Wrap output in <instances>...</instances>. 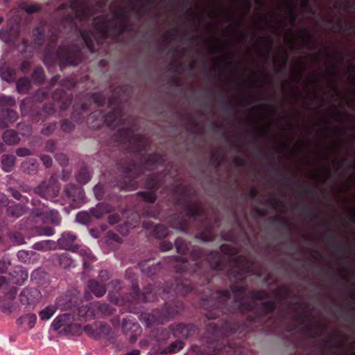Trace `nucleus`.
Wrapping results in <instances>:
<instances>
[{
    "instance_id": "nucleus-1",
    "label": "nucleus",
    "mask_w": 355,
    "mask_h": 355,
    "mask_svg": "<svg viewBox=\"0 0 355 355\" xmlns=\"http://www.w3.org/2000/svg\"><path fill=\"white\" fill-rule=\"evenodd\" d=\"M216 296L218 302L216 307L206 313L209 320L216 319L220 312L252 311L256 301L267 297V293L265 291H259L247 293L245 286L233 285L230 290L218 291Z\"/></svg>"
},
{
    "instance_id": "nucleus-2",
    "label": "nucleus",
    "mask_w": 355,
    "mask_h": 355,
    "mask_svg": "<svg viewBox=\"0 0 355 355\" xmlns=\"http://www.w3.org/2000/svg\"><path fill=\"white\" fill-rule=\"evenodd\" d=\"M220 251L229 255L228 264L232 267L229 275L237 280L244 279L248 275H260L255 269V264L245 257H233L235 249L229 244H223L220 246Z\"/></svg>"
},
{
    "instance_id": "nucleus-3",
    "label": "nucleus",
    "mask_w": 355,
    "mask_h": 355,
    "mask_svg": "<svg viewBox=\"0 0 355 355\" xmlns=\"http://www.w3.org/2000/svg\"><path fill=\"white\" fill-rule=\"evenodd\" d=\"M127 21V12L125 8H119L114 12L113 21H110L106 16L97 17L94 19V28L103 38H105L110 29L114 25L117 35H121L125 30Z\"/></svg>"
},
{
    "instance_id": "nucleus-4",
    "label": "nucleus",
    "mask_w": 355,
    "mask_h": 355,
    "mask_svg": "<svg viewBox=\"0 0 355 355\" xmlns=\"http://www.w3.org/2000/svg\"><path fill=\"white\" fill-rule=\"evenodd\" d=\"M69 7L73 14H69L64 17L62 23L65 26L68 24L71 28L76 26L75 18L86 19L92 15V10L90 8L89 2L87 0H71L69 5L62 3L60 10Z\"/></svg>"
},
{
    "instance_id": "nucleus-5",
    "label": "nucleus",
    "mask_w": 355,
    "mask_h": 355,
    "mask_svg": "<svg viewBox=\"0 0 355 355\" xmlns=\"http://www.w3.org/2000/svg\"><path fill=\"white\" fill-rule=\"evenodd\" d=\"M73 321L74 318L72 314L69 313L60 314L53 320L51 327L55 331L62 329L64 334H72L80 329V325L75 324Z\"/></svg>"
},
{
    "instance_id": "nucleus-6",
    "label": "nucleus",
    "mask_w": 355,
    "mask_h": 355,
    "mask_svg": "<svg viewBox=\"0 0 355 355\" xmlns=\"http://www.w3.org/2000/svg\"><path fill=\"white\" fill-rule=\"evenodd\" d=\"M60 191L59 182L53 177L49 178L48 181L42 182L34 190L42 198L49 200H53L58 196Z\"/></svg>"
},
{
    "instance_id": "nucleus-7",
    "label": "nucleus",
    "mask_w": 355,
    "mask_h": 355,
    "mask_svg": "<svg viewBox=\"0 0 355 355\" xmlns=\"http://www.w3.org/2000/svg\"><path fill=\"white\" fill-rule=\"evenodd\" d=\"M42 297V295L40 290L28 286L24 288L19 295L21 303L29 310L33 309L41 301Z\"/></svg>"
},
{
    "instance_id": "nucleus-8",
    "label": "nucleus",
    "mask_w": 355,
    "mask_h": 355,
    "mask_svg": "<svg viewBox=\"0 0 355 355\" xmlns=\"http://www.w3.org/2000/svg\"><path fill=\"white\" fill-rule=\"evenodd\" d=\"M57 57L62 65H78L82 60L81 53L78 49H72L69 47L60 48Z\"/></svg>"
},
{
    "instance_id": "nucleus-9",
    "label": "nucleus",
    "mask_w": 355,
    "mask_h": 355,
    "mask_svg": "<svg viewBox=\"0 0 355 355\" xmlns=\"http://www.w3.org/2000/svg\"><path fill=\"white\" fill-rule=\"evenodd\" d=\"M84 331L89 336L96 339L106 336L110 332V327L102 322H95L84 327Z\"/></svg>"
},
{
    "instance_id": "nucleus-10",
    "label": "nucleus",
    "mask_w": 355,
    "mask_h": 355,
    "mask_svg": "<svg viewBox=\"0 0 355 355\" xmlns=\"http://www.w3.org/2000/svg\"><path fill=\"white\" fill-rule=\"evenodd\" d=\"M146 186L150 191H139L137 195L141 196L147 202H154L156 200V195L152 189L159 187V177L153 175L148 178Z\"/></svg>"
},
{
    "instance_id": "nucleus-11",
    "label": "nucleus",
    "mask_w": 355,
    "mask_h": 355,
    "mask_svg": "<svg viewBox=\"0 0 355 355\" xmlns=\"http://www.w3.org/2000/svg\"><path fill=\"white\" fill-rule=\"evenodd\" d=\"M76 239L77 236L73 233L70 232H64L58 240L56 245L60 249L77 252L78 246L74 243Z\"/></svg>"
},
{
    "instance_id": "nucleus-12",
    "label": "nucleus",
    "mask_w": 355,
    "mask_h": 355,
    "mask_svg": "<svg viewBox=\"0 0 355 355\" xmlns=\"http://www.w3.org/2000/svg\"><path fill=\"white\" fill-rule=\"evenodd\" d=\"M64 195L71 201L78 203L84 202L85 191L81 187L68 184L64 189Z\"/></svg>"
},
{
    "instance_id": "nucleus-13",
    "label": "nucleus",
    "mask_w": 355,
    "mask_h": 355,
    "mask_svg": "<svg viewBox=\"0 0 355 355\" xmlns=\"http://www.w3.org/2000/svg\"><path fill=\"white\" fill-rule=\"evenodd\" d=\"M124 173L125 178L129 180V183L125 184L123 188L127 190H135L137 186L133 180L137 178L141 173V168L139 166L133 164L130 167H127L124 169Z\"/></svg>"
},
{
    "instance_id": "nucleus-14",
    "label": "nucleus",
    "mask_w": 355,
    "mask_h": 355,
    "mask_svg": "<svg viewBox=\"0 0 355 355\" xmlns=\"http://www.w3.org/2000/svg\"><path fill=\"white\" fill-rule=\"evenodd\" d=\"M10 281L12 284L21 286L25 284L28 277V271L21 266H17L9 273Z\"/></svg>"
},
{
    "instance_id": "nucleus-15",
    "label": "nucleus",
    "mask_w": 355,
    "mask_h": 355,
    "mask_svg": "<svg viewBox=\"0 0 355 355\" xmlns=\"http://www.w3.org/2000/svg\"><path fill=\"white\" fill-rule=\"evenodd\" d=\"M207 261L210 266L216 270H225L227 263L225 259L222 257L218 252H211L207 256Z\"/></svg>"
},
{
    "instance_id": "nucleus-16",
    "label": "nucleus",
    "mask_w": 355,
    "mask_h": 355,
    "mask_svg": "<svg viewBox=\"0 0 355 355\" xmlns=\"http://www.w3.org/2000/svg\"><path fill=\"white\" fill-rule=\"evenodd\" d=\"M123 114L120 108L114 110L105 116V122L112 128H116L120 126L123 120Z\"/></svg>"
},
{
    "instance_id": "nucleus-17",
    "label": "nucleus",
    "mask_w": 355,
    "mask_h": 355,
    "mask_svg": "<svg viewBox=\"0 0 355 355\" xmlns=\"http://www.w3.org/2000/svg\"><path fill=\"white\" fill-rule=\"evenodd\" d=\"M94 318L102 315H111L114 309L107 304L101 302H92Z\"/></svg>"
},
{
    "instance_id": "nucleus-18",
    "label": "nucleus",
    "mask_w": 355,
    "mask_h": 355,
    "mask_svg": "<svg viewBox=\"0 0 355 355\" xmlns=\"http://www.w3.org/2000/svg\"><path fill=\"white\" fill-rule=\"evenodd\" d=\"M88 288L89 291L96 297H101L103 296L107 291L106 286L104 283H100L96 279H89L88 281Z\"/></svg>"
},
{
    "instance_id": "nucleus-19",
    "label": "nucleus",
    "mask_w": 355,
    "mask_h": 355,
    "mask_svg": "<svg viewBox=\"0 0 355 355\" xmlns=\"http://www.w3.org/2000/svg\"><path fill=\"white\" fill-rule=\"evenodd\" d=\"M130 130H128L126 137L130 138V143L136 146L137 151L141 152L142 150H145L147 144L146 138L141 135H133L132 133H130Z\"/></svg>"
},
{
    "instance_id": "nucleus-20",
    "label": "nucleus",
    "mask_w": 355,
    "mask_h": 355,
    "mask_svg": "<svg viewBox=\"0 0 355 355\" xmlns=\"http://www.w3.org/2000/svg\"><path fill=\"white\" fill-rule=\"evenodd\" d=\"M158 311H155L153 314L143 313L141 315V321L144 322L146 327L163 322L164 318L158 315Z\"/></svg>"
},
{
    "instance_id": "nucleus-21",
    "label": "nucleus",
    "mask_w": 355,
    "mask_h": 355,
    "mask_svg": "<svg viewBox=\"0 0 355 355\" xmlns=\"http://www.w3.org/2000/svg\"><path fill=\"white\" fill-rule=\"evenodd\" d=\"M111 211V207L109 204L105 202L98 203L96 207L89 209V213L96 218H102L105 214Z\"/></svg>"
},
{
    "instance_id": "nucleus-22",
    "label": "nucleus",
    "mask_w": 355,
    "mask_h": 355,
    "mask_svg": "<svg viewBox=\"0 0 355 355\" xmlns=\"http://www.w3.org/2000/svg\"><path fill=\"white\" fill-rule=\"evenodd\" d=\"M27 210L28 207L26 205L18 203L8 207L6 214L9 217L17 218L23 216Z\"/></svg>"
},
{
    "instance_id": "nucleus-23",
    "label": "nucleus",
    "mask_w": 355,
    "mask_h": 355,
    "mask_svg": "<svg viewBox=\"0 0 355 355\" xmlns=\"http://www.w3.org/2000/svg\"><path fill=\"white\" fill-rule=\"evenodd\" d=\"M62 217L58 211L52 209L45 212L44 215L43 223H51L55 226L61 223Z\"/></svg>"
},
{
    "instance_id": "nucleus-24",
    "label": "nucleus",
    "mask_w": 355,
    "mask_h": 355,
    "mask_svg": "<svg viewBox=\"0 0 355 355\" xmlns=\"http://www.w3.org/2000/svg\"><path fill=\"white\" fill-rule=\"evenodd\" d=\"M186 212L189 216H200L204 214L202 207L198 202H189L187 203Z\"/></svg>"
},
{
    "instance_id": "nucleus-25",
    "label": "nucleus",
    "mask_w": 355,
    "mask_h": 355,
    "mask_svg": "<svg viewBox=\"0 0 355 355\" xmlns=\"http://www.w3.org/2000/svg\"><path fill=\"white\" fill-rule=\"evenodd\" d=\"M38 163L35 159H29L28 160L24 161L21 163V170L29 175H33L37 173L38 171Z\"/></svg>"
},
{
    "instance_id": "nucleus-26",
    "label": "nucleus",
    "mask_w": 355,
    "mask_h": 355,
    "mask_svg": "<svg viewBox=\"0 0 355 355\" xmlns=\"http://www.w3.org/2000/svg\"><path fill=\"white\" fill-rule=\"evenodd\" d=\"M2 165V169L6 172L12 171L15 164V157L12 155H3L1 157V161Z\"/></svg>"
},
{
    "instance_id": "nucleus-27",
    "label": "nucleus",
    "mask_w": 355,
    "mask_h": 355,
    "mask_svg": "<svg viewBox=\"0 0 355 355\" xmlns=\"http://www.w3.org/2000/svg\"><path fill=\"white\" fill-rule=\"evenodd\" d=\"M37 316L35 313H28L21 316L17 320L19 325L27 324L29 329H33L36 323Z\"/></svg>"
},
{
    "instance_id": "nucleus-28",
    "label": "nucleus",
    "mask_w": 355,
    "mask_h": 355,
    "mask_svg": "<svg viewBox=\"0 0 355 355\" xmlns=\"http://www.w3.org/2000/svg\"><path fill=\"white\" fill-rule=\"evenodd\" d=\"M3 141L8 145H15L18 144L19 137L17 133L12 130H6L2 136Z\"/></svg>"
},
{
    "instance_id": "nucleus-29",
    "label": "nucleus",
    "mask_w": 355,
    "mask_h": 355,
    "mask_svg": "<svg viewBox=\"0 0 355 355\" xmlns=\"http://www.w3.org/2000/svg\"><path fill=\"white\" fill-rule=\"evenodd\" d=\"M170 262H175L177 264L175 266V269L178 272H182L189 271L187 268V259L182 257L174 256L169 258Z\"/></svg>"
},
{
    "instance_id": "nucleus-30",
    "label": "nucleus",
    "mask_w": 355,
    "mask_h": 355,
    "mask_svg": "<svg viewBox=\"0 0 355 355\" xmlns=\"http://www.w3.org/2000/svg\"><path fill=\"white\" fill-rule=\"evenodd\" d=\"M78 315L85 319H94L92 302L77 309Z\"/></svg>"
},
{
    "instance_id": "nucleus-31",
    "label": "nucleus",
    "mask_w": 355,
    "mask_h": 355,
    "mask_svg": "<svg viewBox=\"0 0 355 355\" xmlns=\"http://www.w3.org/2000/svg\"><path fill=\"white\" fill-rule=\"evenodd\" d=\"M58 96H60V102L61 103L60 105V109L62 110H67L71 103V101H72L71 96L66 94L64 92H63L62 90H60V92L54 94L53 98L55 99H56Z\"/></svg>"
},
{
    "instance_id": "nucleus-32",
    "label": "nucleus",
    "mask_w": 355,
    "mask_h": 355,
    "mask_svg": "<svg viewBox=\"0 0 355 355\" xmlns=\"http://www.w3.org/2000/svg\"><path fill=\"white\" fill-rule=\"evenodd\" d=\"M31 87V80L27 77L21 78L17 81V90L20 94L28 93Z\"/></svg>"
},
{
    "instance_id": "nucleus-33",
    "label": "nucleus",
    "mask_w": 355,
    "mask_h": 355,
    "mask_svg": "<svg viewBox=\"0 0 355 355\" xmlns=\"http://www.w3.org/2000/svg\"><path fill=\"white\" fill-rule=\"evenodd\" d=\"M81 37L85 42V44L89 49L91 52L94 51V44L92 38L98 42V41L96 39L94 31H89V33H86L85 31H80Z\"/></svg>"
},
{
    "instance_id": "nucleus-34",
    "label": "nucleus",
    "mask_w": 355,
    "mask_h": 355,
    "mask_svg": "<svg viewBox=\"0 0 355 355\" xmlns=\"http://www.w3.org/2000/svg\"><path fill=\"white\" fill-rule=\"evenodd\" d=\"M33 248L37 250H48L56 249V244L51 240H46L35 243Z\"/></svg>"
},
{
    "instance_id": "nucleus-35",
    "label": "nucleus",
    "mask_w": 355,
    "mask_h": 355,
    "mask_svg": "<svg viewBox=\"0 0 355 355\" xmlns=\"http://www.w3.org/2000/svg\"><path fill=\"white\" fill-rule=\"evenodd\" d=\"M37 255V253L32 250H19L17 254V257L19 261L24 263H30L31 258L35 257Z\"/></svg>"
},
{
    "instance_id": "nucleus-36",
    "label": "nucleus",
    "mask_w": 355,
    "mask_h": 355,
    "mask_svg": "<svg viewBox=\"0 0 355 355\" xmlns=\"http://www.w3.org/2000/svg\"><path fill=\"white\" fill-rule=\"evenodd\" d=\"M57 308L54 305H49L44 309L41 310L39 313V315L42 320H49L53 315L55 313Z\"/></svg>"
},
{
    "instance_id": "nucleus-37",
    "label": "nucleus",
    "mask_w": 355,
    "mask_h": 355,
    "mask_svg": "<svg viewBox=\"0 0 355 355\" xmlns=\"http://www.w3.org/2000/svg\"><path fill=\"white\" fill-rule=\"evenodd\" d=\"M92 177L90 171L87 168H81L76 175V180L81 184L87 183Z\"/></svg>"
},
{
    "instance_id": "nucleus-38",
    "label": "nucleus",
    "mask_w": 355,
    "mask_h": 355,
    "mask_svg": "<svg viewBox=\"0 0 355 355\" xmlns=\"http://www.w3.org/2000/svg\"><path fill=\"white\" fill-rule=\"evenodd\" d=\"M153 286H148L144 290L143 293H137V297L135 300L141 302H146L150 301V294L153 293Z\"/></svg>"
},
{
    "instance_id": "nucleus-39",
    "label": "nucleus",
    "mask_w": 355,
    "mask_h": 355,
    "mask_svg": "<svg viewBox=\"0 0 355 355\" xmlns=\"http://www.w3.org/2000/svg\"><path fill=\"white\" fill-rule=\"evenodd\" d=\"M153 233L155 237L163 239L168 234V230L164 225L159 224L154 227Z\"/></svg>"
},
{
    "instance_id": "nucleus-40",
    "label": "nucleus",
    "mask_w": 355,
    "mask_h": 355,
    "mask_svg": "<svg viewBox=\"0 0 355 355\" xmlns=\"http://www.w3.org/2000/svg\"><path fill=\"white\" fill-rule=\"evenodd\" d=\"M278 107L276 105L271 103H260L252 108V111L256 110L263 111H273L274 113H277L278 111Z\"/></svg>"
},
{
    "instance_id": "nucleus-41",
    "label": "nucleus",
    "mask_w": 355,
    "mask_h": 355,
    "mask_svg": "<svg viewBox=\"0 0 355 355\" xmlns=\"http://www.w3.org/2000/svg\"><path fill=\"white\" fill-rule=\"evenodd\" d=\"M163 157L159 154L150 155L146 160V166L149 167H153L157 164H162Z\"/></svg>"
},
{
    "instance_id": "nucleus-42",
    "label": "nucleus",
    "mask_w": 355,
    "mask_h": 355,
    "mask_svg": "<svg viewBox=\"0 0 355 355\" xmlns=\"http://www.w3.org/2000/svg\"><path fill=\"white\" fill-rule=\"evenodd\" d=\"M176 250L179 254H185L189 251L187 243L181 238H178L175 242Z\"/></svg>"
},
{
    "instance_id": "nucleus-43",
    "label": "nucleus",
    "mask_w": 355,
    "mask_h": 355,
    "mask_svg": "<svg viewBox=\"0 0 355 355\" xmlns=\"http://www.w3.org/2000/svg\"><path fill=\"white\" fill-rule=\"evenodd\" d=\"M76 220L82 225H88L91 221L89 214L86 211L78 212L76 214Z\"/></svg>"
},
{
    "instance_id": "nucleus-44",
    "label": "nucleus",
    "mask_w": 355,
    "mask_h": 355,
    "mask_svg": "<svg viewBox=\"0 0 355 355\" xmlns=\"http://www.w3.org/2000/svg\"><path fill=\"white\" fill-rule=\"evenodd\" d=\"M32 78L34 81L37 82V83L40 84L43 83L45 79V76L42 68H35L33 72Z\"/></svg>"
},
{
    "instance_id": "nucleus-45",
    "label": "nucleus",
    "mask_w": 355,
    "mask_h": 355,
    "mask_svg": "<svg viewBox=\"0 0 355 355\" xmlns=\"http://www.w3.org/2000/svg\"><path fill=\"white\" fill-rule=\"evenodd\" d=\"M15 103L16 101L14 97L6 95L0 96V107L13 106Z\"/></svg>"
},
{
    "instance_id": "nucleus-46",
    "label": "nucleus",
    "mask_w": 355,
    "mask_h": 355,
    "mask_svg": "<svg viewBox=\"0 0 355 355\" xmlns=\"http://www.w3.org/2000/svg\"><path fill=\"white\" fill-rule=\"evenodd\" d=\"M8 191L15 199L17 200H21L24 203L28 202V197L22 196L21 193L15 189L10 187L8 188Z\"/></svg>"
},
{
    "instance_id": "nucleus-47",
    "label": "nucleus",
    "mask_w": 355,
    "mask_h": 355,
    "mask_svg": "<svg viewBox=\"0 0 355 355\" xmlns=\"http://www.w3.org/2000/svg\"><path fill=\"white\" fill-rule=\"evenodd\" d=\"M184 347V343L180 340H176L171 343L168 347L169 353H176L180 351Z\"/></svg>"
},
{
    "instance_id": "nucleus-48",
    "label": "nucleus",
    "mask_w": 355,
    "mask_h": 355,
    "mask_svg": "<svg viewBox=\"0 0 355 355\" xmlns=\"http://www.w3.org/2000/svg\"><path fill=\"white\" fill-rule=\"evenodd\" d=\"M262 311L263 313H268L275 309V303L273 301H266L261 303Z\"/></svg>"
},
{
    "instance_id": "nucleus-49",
    "label": "nucleus",
    "mask_w": 355,
    "mask_h": 355,
    "mask_svg": "<svg viewBox=\"0 0 355 355\" xmlns=\"http://www.w3.org/2000/svg\"><path fill=\"white\" fill-rule=\"evenodd\" d=\"M20 8L24 10L26 13L32 14L39 11L41 8L39 4L26 5L21 4Z\"/></svg>"
},
{
    "instance_id": "nucleus-50",
    "label": "nucleus",
    "mask_w": 355,
    "mask_h": 355,
    "mask_svg": "<svg viewBox=\"0 0 355 355\" xmlns=\"http://www.w3.org/2000/svg\"><path fill=\"white\" fill-rule=\"evenodd\" d=\"M177 37L178 31L176 29L168 30L163 35L164 40H166L168 42L175 40Z\"/></svg>"
},
{
    "instance_id": "nucleus-51",
    "label": "nucleus",
    "mask_w": 355,
    "mask_h": 355,
    "mask_svg": "<svg viewBox=\"0 0 355 355\" xmlns=\"http://www.w3.org/2000/svg\"><path fill=\"white\" fill-rule=\"evenodd\" d=\"M33 33L38 44H42L44 36V31L40 27H36L33 29Z\"/></svg>"
},
{
    "instance_id": "nucleus-52",
    "label": "nucleus",
    "mask_w": 355,
    "mask_h": 355,
    "mask_svg": "<svg viewBox=\"0 0 355 355\" xmlns=\"http://www.w3.org/2000/svg\"><path fill=\"white\" fill-rule=\"evenodd\" d=\"M37 232L40 236H51L54 234L55 231L52 227H44L37 228Z\"/></svg>"
},
{
    "instance_id": "nucleus-53",
    "label": "nucleus",
    "mask_w": 355,
    "mask_h": 355,
    "mask_svg": "<svg viewBox=\"0 0 355 355\" xmlns=\"http://www.w3.org/2000/svg\"><path fill=\"white\" fill-rule=\"evenodd\" d=\"M175 290L182 295H185L192 290V287L186 284H176Z\"/></svg>"
},
{
    "instance_id": "nucleus-54",
    "label": "nucleus",
    "mask_w": 355,
    "mask_h": 355,
    "mask_svg": "<svg viewBox=\"0 0 355 355\" xmlns=\"http://www.w3.org/2000/svg\"><path fill=\"white\" fill-rule=\"evenodd\" d=\"M326 131L334 136L343 135V128L338 126L329 127L325 128Z\"/></svg>"
},
{
    "instance_id": "nucleus-55",
    "label": "nucleus",
    "mask_w": 355,
    "mask_h": 355,
    "mask_svg": "<svg viewBox=\"0 0 355 355\" xmlns=\"http://www.w3.org/2000/svg\"><path fill=\"white\" fill-rule=\"evenodd\" d=\"M12 241L17 245H22L26 243L24 236L20 232H15L12 236Z\"/></svg>"
},
{
    "instance_id": "nucleus-56",
    "label": "nucleus",
    "mask_w": 355,
    "mask_h": 355,
    "mask_svg": "<svg viewBox=\"0 0 355 355\" xmlns=\"http://www.w3.org/2000/svg\"><path fill=\"white\" fill-rule=\"evenodd\" d=\"M298 37L304 42L313 38V35L306 29L300 30L298 33Z\"/></svg>"
},
{
    "instance_id": "nucleus-57",
    "label": "nucleus",
    "mask_w": 355,
    "mask_h": 355,
    "mask_svg": "<svg viewBox=\"0 0 355 355\" xmlns=\"http://www.w3.org/2000/svg\"><path fill=\"white\" fill-rule=\"evenodd\" d=\"M55 159L58 162V164L62 166H66L68 164V158L63 153L56 154Z\"/></svg>"
},
{
    "instance_id": "nucleus-58",
    "label": "nucleus",
    "mask_w": 355,
    "mask_h": 355,
    "mask_svg": "<svg viewBox=\"0 0 355 355\" xmlns=\"http://www.w3.org/2000/svg\"><path fill=\"white\" fill-rule=\"evenodd\" d=\"M94 102L98 106L104 105L105 100L103 95L100 93H95L92 96Z\"/></svg>"
},
{
    "instance_id": "nucleus-59",
    "label": "nucleus",
    "mask_w": 355,
    "mask_h": 355,
    "mask_svg": "<svg viewBox=\"0 0 355 355\" xmlns=\"http://www.w3.org/2000/svg\"><path fill=\"white\" fill-rule=\"evenodd\" d=\"M44 214H45V212L42 211L40 209L35 208L31 211L29 216H30V218H32L40 217L42 219V221H43Z\"/></svg>"
},
{
    "instance_id": "nucleus-60",
    "label": "nucleus",
    "mask_w": 355,
    "mask_h": 355,
    "mask_svg": "<svg viewBox=\"0 0 355 355\" xmlns=\"http://www.w3.org/2000/svg\"><path fill=\"white\" fill-rule=\"evenodd\" d=\"M159 266V263H157V265H153L148 268V270H146L145 268H142V271L146 273L148 277H153L157 270Z\"/></svg>"
},
{
    "instance_id": "nucleus-61",
    "label": "nucleus",
    "mask_w": 355,
    "mask_h": 355,
    "mask_svg": "<svg viewBox=\"0 0 355 355\" xmlns=\"http://www.w3.org/2000/svg\"><path fill=\"white\" fill-rule=\"evenodd\" d=\"M56 125L55 123H49L45 125V126L42 130V133L45 135H49L52 133L55 129Z\"/></svg>"
},
{
    "instance_id": "nucleus-62",
    "label": "nucleus",
    "mask_w": 355,
    "mask_h": 355,
    "mask_svg": "<svg viewBox=\"0 0 355 355\" xmlns=\"http://www.w3.org/2000/svg\"><path fill=\"white\" fill-rule=\"evenodd\" d=\"M10 265V261L8 259L3 258L0 260V273H5L8 267Z\"/></svg>"
},
{
    "instance_id": "nucleus-63",
    "label": "nucleus",
    "mask_w": 355,
    "mask_h": 355,
    "mask_svg": "<svg viewBox=\"0 0 355 355\" xmlns=\"http://www.w3.org/2000/svg\"><path fill=\"white\" fill-rule=\"evenodd\" d=\"M94 193L96 198L98 200L102 199L103 197V195H104V191H103V187L99 184H96L94 187Z\"/></svg>"
},
{
    "instance_id": "nucleus-64",
    "label": "nucleus",
    "mask_w": 355,
    "mask_h": 355,
    "mask_svg": "<svg viewBox=\"0 0 355 355\" xmlns=\"http://www.w3.org/2000/svg\"><path fill=\"white\" fill-rule=\"evenodd\" d=\"M223 49L224 46L218 43H214L209 47L210 52L213 53H220L223 51Z\"/></svg>"
}]
</instances>
